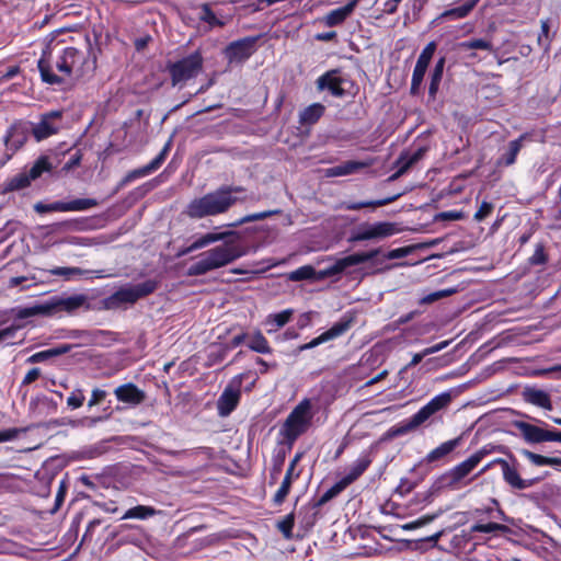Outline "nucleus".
I'll use <instances>...</instances> for the list:
<instances>
[{
	"instance_id": "f257e3e1",
	"label": "nucleus",
	"mask_w": 561,
	"mask_h": 561,
	"mask_svg": "<svg viewBox=\"0 0 561 561\" xmlns=\"http://www.w3.org/2000/svg\"><path fill=\"white\" fill-rule=\"evenodd\" d=\"M37 68L43 82L60 85L70 80H80L93 76L96 69V56L92 51L66 47L56 57L49 49L42 53Z\"/></svg>"
},
{
	"instance_id": "f03ea898",
	"label": "nucleus",
	"mask_w": 561,
	"mask_h": 561,
	"mask_svg": "<svg viewBox=\"0 0 561 561\" xmlns=\"http://www.w3.org/2000/svg\"><path fill=\"white\" fill-rule=\"evenodd\" d=\"M243 191L241 186H221L215 192L193 199L187 205L185 213L194 219L224 214L237 202L244 201V198L233 195Z\"/></svg>"
},
{
	"instance_id": "7ed1b4c3",
	"label": "nucleus",
	"mask_w": 561,
	"mask_h": 561,
	"mask_svg": "<svg viewBox=\"0 0 561 561\" xmlns=\"http://www.w3.org/2000/svg\"><path fill=\"white\" fill-rule=\"evenodd\" d=\"M244 252L233 242H225L201 253L187 267L188 276H202L225 267L241 257Z\"/></svg>"
},
{
	"instance_id": "20e7f679",
	"label": "nucleus",
	"mask_w": 561,
	"mask_h": 561,
	"mask_svg": "<svg viewBox=\"0 0 561 561\" xmlns=\"http://www.w3.org/2000/svg\"><path fill=\"white\" fill-rule=\"evenodd\" d=\"M313 412L310 399H302L288 414L282 428L280 434L291 446L294 442L305 434L312 424Z\"/></svg>"
},
{
	"instance_id": "39448f33",
	"label": "nucleus",
	"mask_w": 561,
	"mask_h": 561,
	"mask_svg": "<svg viewBox=\"0 0 561 561\" xmlns=\"http://www.w3.org/2000/svg\"><path fill=\"white\" fill-rule=\"evenodd\" d=\"M157 287L158 283L153 279H147L139 284H127L105 298L104 305L107 309H125L152 294Z\"/></svg>"
},
{
	"instance_id": "423d86ee",
	"label": "nucleus",
	"mask_w": 561,
	"mask_h": 561,
	"mask_svg": "<svg viewBox=\"0 0 561 561\" xmlns=\"http://www.w3.org/2000/svg\"><path fill=\"white\" fill-rule=\"evenodd\" d=\"M451 396L449 392H442L431 399L424 407H422L410 419L401 422L393 431L394 435H404L413 432L449 405Z\"/></svg>"
},
{
	"instance_id": "0eeeda50",
	"label": "nucleus",
	"mask_w": 561,
	"mask_h": 561,
	"mask_svg": "<svg viewBox=\"0 0 561 561\" xmlns=\"http://www.w3.org/2000/svg\"><path fill=\"white\" fill-rule=\"evenodd\" d=\"M523 417L534 421L529 423L526 421L515 420L512 425L519 432L523 439L528 444H542L547 442L561 443V432L551 428L547 423L539 419L531 417L527 414H520Z\"/></svg>"
},
{
	"instance_id": "6e6552de",
	"label": "nucleus",
	"mask_w": 561,
	"mask_h": 561,
	"mask_svg": "<svg viewBox=\"0 0 561 561\" xmlns=\"http://www.w3.org/2000/svg\"><path fill=\"white\" fill-rule=\"evenodd\" d=\"M484 455V451L479 450L447 471L444 474L446 486L450 490H459L467 486L476 478H469L470 473L478 467Z\"/></svg>"
},
{
	"instance_id": "1a4fd4ad",
	"label": "nucleus",
	"mask_w": 561,
	"mask_h": 561,
	"mask_svg": "<svg viewBox=\"0 0 561 561\" xmlns=\"http://www.w3.org/2000/svg\"><path fill=\"white\" fill-rule=\"evenodd\" d=\"M401 229L398 224L391 221H377L374 224H362L351 234L350 241H377L383 240L399 233Z\"/></svg>"
},
{
	"instance_id": "9d476101",
	"label": "nucleus",
	"mask_w": 561,
	"mask_h": 561,
	"mask_svg": "<svg viewBox=\"0 0 561 561\" xmlns=\"http://www.w3.org/2000/svg\"><path fill=\"white\" fill-rule=\"evenodd\" d=\"M202 66L203 57L198 50L176 62L169 64L168 71L171 76L172 84L176 85L196 77Z\"/></svg>"
},
{
	"instance_id": "9b49d317",
	"label": "nucleus",
	"mask_w": 561,
	"mask_h": 561,
	"mask_svg": "<svg viewBox=\"0 0 561 561\" xmlns=\"http://www.w3.org/2000/svg\"><path fill=\"white\" fill-rule=\"evenodd\" d=\"M96 205L98 202L93 198H79L71 202H55L51 204L38 202L34 205V210L38 214L50 211H83Z\"/></svg>"
},
{
	"instance_id": "f8f14e48",
	"label": "nucleus",
	"mask_w": 561,
	"mask_h": 561,
	"mask_svg": "<svg viewBox=\"0 0 561 561\" xmlns=\"http://www.w3.org/2000/svg\"><path fill=\"white\" fill-rule=\"evenodd\" d=\"M30 130L28 125L22 122H16L10 126L4 136V145L7 150L11 152L0 162V168L27 141Z\"/></svg>"
},
{
	"instance_id": "ddd939ff",
	"label": "nucleus",
	"mask_w": 561,
	"mask_h": 561,
	"mask_svg": "<svg viewBox=\"0 0 561 561\" xmlns=\"http://www.w3.org/2000/svg\"><path fill=\"white\" fill-rule=\"evenodd\" d=\"M353 318L344 316L340 321L335 322L329 330L324 331L319 336L314 337L310 342L302 344L298 347L299 352L311 350L318 345L328 341L334 340L343 335L352 327Z\"/></svg>"
},
{
	"instance_id": "4468645a",
	"label": "nucleus",
	"mask_w": 561,
	"mask_h": 561,
	"mask_svg": "<svg viewBox=\"0 0 561 561\" xmlns=\"http://www.w3.org/2000/svg\"><path fill=\"white\" fill-rule=\"evenodd\" d=\"M256 37H244L231 42L225 48V56L230 64L243 62L255 51Z\"/></svg>"
},
{
	"instance_id": "2eb2a0df",
	"label": "nucleus",
	"mask_w": 561,
	"mask_h": 561,
	"mask_svg": "<svg viewBox=\"0 0 561 561\" xmlns=\"http://www.w3.org/2000/svg\"><path fill=\"white\" fill-rule=\"evenodd\" d=\"M494 462L501 466L503 479L512 489L526 490L538 481L537 479H523L518 472L516 460L508 462L504 459H496Z\"/></svg>"
},
{
	"instance_id": "dca6fc26",
	"label": "nucleus",
	"mask_w": 561,
	"mask_h": 561,
	"mask_svg": "<svg viewBox=\"0 0 561 561\" xmlns=\"http://www.w3.org/2000/svg\"><path fill=\"white\" fill-rule=\"evenodd\" d=\"M62 113L60 111H51L42 116L41 121L32 127V134L37 141H42L55 134L60 128L59 121Z\"/></svg>"
},
{
	"instance_id": "f3484780",
	"label": "nucleus",
	"mask_w": 561,
	"mask_h": 561,
	"mask_svg": "<svg viewBox=\"0 0 561 561\" xmlns=\"http://www.w3.org/2000/svg\"><path fill=\"white\" fill-rule=\"evenodd\" d=\"M170 145H171V140H169L165 144V146L160 151V153L152 161H150L148 164L128 172L122 179V181L119 182L118 186L119 187H124L127 184L134 182L135 180L140 179V178H145V176L151 174L152 172H154L156 170H158L161 167V164L163 163V161L165 160V158H167V154H168V152L170 150Z\"/></svg>"
},
{
	"instance_id": "a211bd4d",
	"label": "nucleus",
	"mask_w": 561,
	"mask_h": 561,
	"mask_svg": "<svg viewBox=\"0 0 561 561\" xmlns=\"http://www.w3.org/2000/svg\"><path fill=\"white\" fill-rule=\"evenodd\" d=\"M70 339H77L80 342L76 346L106 345L112 339V333L102 330H72L67 335Z\"/></svg>"
},
{
	"instance_id": "6ab92c4d",
	"label": "nucleus",
	"mask_w": 561,
	"mask_h": 561,
	"mask_svg": "<svg viewBox=\"0 0 561 561\" xmlns=\"http://www.w3.org/2000/svg\"><path fill=\"white\" fill-rule=\"evenodd\" d=\"M345 78L337 69L327 71L324 75L317 79V88L319 90H328L333 96L342 98L345 94L343 84Z\"/></svg>"
},
{
	"instance_id": "aec40b11",
	"label": "nucleus",
	"mask_w": 561,
	"mask_h": 561,
	"mask_svg": "<svg viewBox=\"0 0 561 561\" xmlns=\"http://www.w3.org/2000/svg\"><path fill=\"white\" fill-rule=\"evenodd\" d=\"M380 253V249H374L368 252L353 253L345 257L337 260L334 265L330 268V274L342 273L350 266H355L365 262H368L376 257Z\"/></svg>"
},
{
	"instance_id": "412c9836",
	"label": "nucleus",
	"mask_w": 561,
	"mask_h": 561,
	"mask_svg": "<svg viewBox=\"0 0 561 561\" xmlns=\"http://www.w3.org/2000/svg\"><path fill=\"white\" fill-rule=\"evenodd\" d=\"M56 313L66 312L68 314L73 313L76 310L82 307H89V299L83 294H76L67 297L55 296Z\"/></svg>"
},
{
	"instance_id": "4be33fe9",
	"label": "nucleus",
	"mask_w": 561,
	"mask_h": 561,
	"mask_svg": "<svg viewBox=\"0 0 561 561\" xmlns=\"http://www.w3.org/2000/svg\"><path fill=\"white\" fill-rule=\"evenodd\" d=\"M240 396L239 388L231 386L225 388L217 401L218 414L220 416H228L237 408Z\"/></svg>"
},
{
	"instance_id": "5701e85b",
	"label": "nucleus",
	"mask_w": 561,
	"mask_h": 561,
	"mask_svg": "<svg viewBox=\"0 0 561 561\" xmlns=\"http://www.w3.org/2000/svg\"><path fill=\"white\" fill-rule=\"evenodd\" d=\"M522 397L525 402L535 407L549 411L553 409L550 394L542 389L526 387L522 392Z\"/></svg>"
},
{
	"instance_id": "b1692460",
	"label": "nucleus",
	"mask_w": 561,
	"mask_h": 561,
	"mask_svg": "<svg viewBox=\"0 0 561 561\" xmlns=\"http://www.w3.org/2000/svg\"><path fill=\"white\" fill-rule=\"evenodd\" d=\"M114 393L118 401L134 405L140 404L146 398L145 392L131 382L117 387Z\"/></svg>"
},
{
	"instance_id": "393cba45",
	"label": "nucleus",
	"mask_w": 561,
	"mask_h": 561,
	"mask_svg": "<svg viewBox=\"0 0 561 561\" xmlns=\"http://www.w3.org/2000/svg\"><path fill=\"white\" fill-rule=\"evenodd\" d=\"M232 233H233L232 231L219 232V233H215V232L205 233L202 237L195 239L187 248L181 250L179 252V256L186 255L196 250L206 248L207 245H209L211 243L224 240L227 236H230Z\"/></svg>"
},
{
	"instance_id": "a878e982",
	"label": "nucleus",
	"mask_w": 561,
	"mask_h": 561,
	"mask_svg": "<svg viewBox=\"0 0 561 561\" xmlns=\"http://www.w3.org/2000/svg\"><path fill=\"white\" fill-rule=\"evenodd\" d=\"M370 463V455L368 453L360 454L359 457L350 466L347 473L343 477L344 483H353L367 470Z\"/></svg>"
},
{
	"instance_id": "bb28decb",
	"label": "nucleus",
	"mask_w": 561,
	"mask_h": 561,
	"mask_svg": "<svg viewBox=\"0 0 561 561\" xmlns=\"http://www.w3.org/2000/svg\"><path fill=\"white\" fill-rule=\"evenodd\" d=\"M461 438L457 437L455 439H450L447 442L442 443L439 446L431 450L425 458L423 459V462L425 463H433L438 460H442L446 456H448L450 453H453L460 444Z\"/></svg>"
},
{
	"instance_id": "cd10ccee",
	"label": "nucleus",
	"mask_w": 561,
	"mask_h": 561,
	"mask_svg": "<svg viewBox=\"0 0 561 561\" xmlns=\"http://www.w3.org/2000/svg\"><path fill=\"white\" fill-rule=\"evenodd\" d=\"M426 148L420 147L414 152H404L400 156L397 161L399 167L398 171L392 175V179H397L398 176L405 173L413 164L419 162L425 156Z\"/></svg>"
},
{
	"instance_id": "c85d7f7f",
	"label": "nucleus",
	"mask_w": 561,
	"mask_h": 561,
	"mask_svg": "<svg viewBox=\"0 0 561 561\" xmlns=\"http://www.w3.org/2000/svg\"><path fill=\"white\" fill-rule=\"evenodd\" d=\"M359 0H351L346 5L330 11L324 16V24L327 26H335L343 23L348 15L354 11Z\"/></svg>"
},
{
	"instance_id": "c756f323",
	"label": "nucleus",
	"mask_w": 561,
	"mask_h": 561,
	"mask_svg": "<svg viewBox=\"0 0 561 561\" xmlns=\"http://www.w3.org/2000/svg\"><path fill=\"white\" fill-rule=\"evenodd\" d=\"M56 313V307H55V296L49 298L48 300L36 304L31 307H26L20 311V316L22 318L26 317H34V316H55Z\"/></svg>"
},
{
	"instance_id": "7c9ffc66",
	"label": "nucleus",
	"mask_w": 561,
	"mask_h": 561,
	"mask_svg": "<svg viewBox=\"0 0 561 561\" xmlns=\"http://www.w3.org/2000/svg\"><path fill=\"white\" fill-rule=\"evenodd\" d=\"M367 167H368V163H366V162L350 160V161H345L339 165L329 168L327 170V175L328 176H344V175H348V174H354V173L358 172L359 170L367 168Z\"/></svg>"
},
{
	"instance_id": "2f4dec72",
	"label": "nucleus",
	"mask_w": 561,
	"mask_h": 561,
	"mask_svg": "<svg viewBox=\"0 0 561 561\" xmlns=\"http://www.w3.org/2000/svg\"><path fill=\"white\" fill-rule=\"evenodd\" d=\"M324 111V105L321 103H313L300 112L299 123L301 125H313L322 117Z\"/></svg>"
},
{
	"instance_id": "473e14b6",
	"label": "nucleus",
	"mask_w": 561,
	"mask_h": 561,
	"mask_svg": "<svg viewBox=\"0 0 561 561\" xmlns=\"http://www.w3.org/2000/svg\"><path fill=\"white\" fill-rule=\"evenodd\" d=\"M300 473H293L290 470H286L285 477L276 491V493L273 496V503L275 505H282L291 488L293 482L299 478Z\"/></svg>"
},
{
	"instance_id": "72a5a7b5",
	"label": "nucleus",
	"mask_w": 561,
	"mask_h": 561,
	"mask_svg": "<svg viewBox=\"0 0 561 561\" xmlns=\"http://www.w3.org/2000/svg\"><path fill=\"white\" fill-rule=\"evenodd\" d=\"M480 0H467L463 4L444 11L440 19L444 20H460L469 15Z\"/></svg>"
},
{
	"instance_id": "f704fd0d",
	"label": "nucleus",
	"mask_w": 561,
	"mask_h": 561,
	"mask_svg": "<svg viewBox=\"0 0 561 561\" xmlns=\"http://www.w3.org/2000/svg\"><path fill=\"white\" fill-rule=\"evenodd\" d=\"M520 454L534 466L542 467V466H552L560 467L561 458L560 457H547L536 453H533L528 449H522Z\"/></svg>"
},
{
	"instance_id": "c9c22d12",
	"label": "nucleus",
	"mask_w": 561,
	"mask_h": 561,
	"mask_svg": "<svg viewBox=\"0 0 561 561\" xmlns=\"http://www.w3.org/2000/svg\"><path fill=\"white\" fill-rule=\"evenodd\" d=\"M294 314L293 309H285L277 313H271L266 317L265 323L273 327L268 332L276 331L287 324Z\"/></svg>"
},
{
	"instance_id": "e433bc0d",
	"label": "nucleus",
	"mask_w": 561,
	"mask_h": 561,
	"mask_svg": "<svg viewBox=\"0 0 561 561\" xmlns=\"http://www.w3.org/2000/svg\"><path fill=\"white\" fill-rule=\"evenodd\" d=\"M157 514V510L152 506L137 505L125 512L122 519H148Z\"/></svg>"
},
{
	"instance_id": "4c0bfd02",
	"label": "nucleus",
	"mask_w": 561,
	"mask_h": 561,
	"mask_svg": "<svg viewBox=\"0 0 561 561\" xmlns=\"http://www.w3.org/2000/svg\"><path fill=\"white\" fill-rule=\"evenodd\" d=\"M445 62H446L445 57H440L436 61L435 67L431 73V82H430L428 93L432 98H435V95L439 89V84L443 79Z\"/></svg>"
},
{
	"instance_id": "58836bf2",
	"label": "nucleus",
	"mask_w": 561,
	"mask_h": 561,
	"mask_svg": "<svg viewBox=\"0 0 561 561\" xmlns=\"http://www.w3.org/2000/svg\"><path fill=\"white\" fill-rule=\"evenodd\" d=\"M526 138L525 135H522L519 138L510 141L508 144V150L506 153L503 154V157L500 159L499 163L504 165H512L515 163L517 154L519 153L523 141Z\"/></svg>"
},
{
	"instance_id": "ea45409f",
	"label": "nucleus",
	"mask_w": 561,
	"mask_h": 561,
	"mask_svg": "<svg viewBox=\"0 0 561 561\" xmlns=\"http://www.w3.org/2000/svg\"><path fill=\"white\" fill-rule=\"evenodd\" d=\"M31 182L32 181L28 179L26 172H21L5 181L3 185V193L26 188L30 186Z\"/></svg>"
},
{
	"instance_id": "a19ab883",
	"label": "nucleus",
	"mask_w": 561,
	"mask_h": 561,
	"mask_svg": "<svg viewBox=\"0 0 561 561\" xmlns=\"http://www.w3.org/2000/svg\"><path fill=\"white\" fill-rule=\"evenodd\" d=\"M249 348L260 354H270L272 348L268 344V341L265 336L260 332H255L248 342Z\"/></svg>"
},
{
	"instance_id": "79ce46f5",
	"label": "nucleus",
	"mask_w": 561,
	"mask_h": 561,
	"mask_svg": "<svg viewBox=\"0 0 561 561\" xmlns=\"http://www.w3.org/2000/svg\"><path fill=\"white\" fill-rule=\"evenodd\" d=\"M285 459H286V451L284 449L277 450L275 453V455L273 456L272 468H271V472H270V484H274L277 481V479L283 470Z\"/></svg>"
},
{
	"instance_id": "37998d69",
	"label": "nucleus",
	"mask_w": 561,
	"mask_h": 561,
	"mask_svg": "<svg viewBox=\"0 0 561 561\" xmlns=\"http://www.w3.org/2000/svg\"><path fill=\"white\" fill-rule=\"evenodd\" d=\"M51 170V164L47 157L38 158L28 171H25L31 181L38 179L44 172Z\"/></svg>"
},
{
	"instance_id": "c03bdc74",
	"label": "nucleus",
	"mask_w": 561,
	"mask_h": 561,
	"mask_svg": "<svg viewBox=\"0 0 561 561\" xmlns=\"http://www.w3.org/2000/svg\"><path fill=\"white\" fill-rule=\"evenodd\" d=\"M470 531L471 533H485V534H490V533L506 534L510 531V527L506 525H503V524H497V523H488V524L477 523L471 526Z\"/></svg>"
},
{
	"instance_id": "a18cd8bd",
	"label": "nucleus",
	"mask_w": 561,
	"mask_h": 561,
	"mask_svg": "<svg viewBox=\"0 0 561 561\" xmlns=\"http://www.w3.org/2000/svg\"><path fill=\"white\" fill-rule=\"evenodd\" d=\"M396 198H397V196L387 197V198L378 199V201L352 202V203L345 204V208L348 210H358V209H362L365 207H379V206H385V205L392 203Z\"/></svg>"
},
{
	"instance_id": "49530a36",
	"label": "nucleus",
	"mask_w": 561,
	"mask_h": 561,
	"mask_svg": "<svg viewBox=\"0 0 561 561\" xmlns=\"http://www.w3.org/2000/svg\"><path fill=\"white\" fill-rule=\"evenodd\" d=\"M426 70H427L426 67L421 66V64L420 65L415 64V67L413 69V73H412V79H411V88H410L411 94L416 95L419 93L420 88L423 82V79H424V76L426 73Z\"/></svg>"
},
{
	"instance_id": "de8ad7c7",
	"label": "nucleus",
	"mask_w": 561,
	"mask_h": 561,
	"mask_svg": "<svg viewBox=\"0 0 561 561\" xmlns=\"http://www.w3.org/2000/svg\"><path fill=\"white\" fill-rule=\"evenodd\" d=\"M460 47L465 50H469V49H482V50H489V51L493 50L492 42L489 39H484V38H473L470 41L462 42V43H460Z\"/></svg>"
},
{
	"instance_id": "09e8293b",
	"label": "nucleus",
	"mask_w": 561,
	"mask_h": 561,
	"mask_svg": "<svg viewBox=\"0 0 561 561\" xmlns=\"http://www.w3.org/2000/svg\"><path fill=\"white\" fill-rule=\"evenodd\" d=\"M316 275V271L311 265H304L289 273V279L293 282H299L305 279H312Z\"/></svg>"
},
{
	"instance_id": "8fccbe9b",
	"label": "nucleus",
	"mask_w": 561,
	"mask_h": 561,
	"mask_svg": "<svg viewBox=\"0 0 561 561\" xmlns=\"http://www.w3.org/2000/svg\"><path fill=\"white\" fill-rule=\"evenodd\" d=\"M49 273L54 276H61L65 279H70L76 276L84 275L87 271H83L80 267H55L51 268Z\"/></svg>"
},
{
	"instance_id": "3c124183",
	"label": "nucleus",
	"mask_w": 561,
	"mask_h": 561,
	"mask_svg": "<svg viewBox=\"0 0 561 561\" xmlns=\"http://www.w3.org/2000/svg\"><path fill=\"white\" fill-rule=\"evenodd\" d=\"M274 214H277V211L276 210H267V211H261V213H254L251 215H247V216L240 218L239 220H237L236 222L230 224L229 227L236 228V227H239L247 222L263 220Z\"/></svg>"
},
{
	"instance_id": "603ef678",
	"label": "nucleus",
	"mask_w": 561,
	"mask_h": 561,
	"mask_svg": "<svg viewBox=\"0 0 561 561\" xmlns=\"http://www.w3.org/2000/svg\"><path fill=\"white\" fill-rule=\"evenodd\" d=\"M436 47L437 46H436L435 42H430L421 51V54L416 60V65L421 64V66L428 68V65L436 51Z\"/></svg>"
},
{
	"instance_id": "864d4df0",
	"label": "nucleus",
	"mask_w": 561,
	"mask_h": 561,
	"mask_svg": "<svg viewBox=\"0 0 561 561\" xmlns=\"http://www.w3.org/2000/svg\"><path fill=\"white\" fill-rule=\"evenodd\" d=\"M295 523V515L290 513L284 517L283 520L277 523V528L286 539L293 538V527Z\"/></svg>"
},
{
	"instance_id": "5fc2aeb1",
	"label": "nucleus",
	"mask_w": 561,
	"mask_h": 561,
	"mask_svg": "<svg viewBox=\"0 0 561 561\" xmlns=\"http://www.w3.org/2000/svg\"><path fill=\"white\" fill-rule=\"evenodd\" d=\"M348 483H344V479L337 483H335L333 486H331L329 490H327L320 497L319 504H324L335 497L337 494H340L345 486H347Z\"/></svg>"
},
{
	"instance_id": "6e6d98bb",
	"label": "nucleus",
	"mask_w": 561,
	"mask_h": 561,
	"mask_svg": "<svg viewBox=\"0 0 561 561\" xmlns=\"http://www.w3.org/2000/svg\"><path fill=\"white\" fill-rule=\"evenodd\" d=\"M84 399H85V397H84L83 390L80 388H77V389L72 390V392L68 397L67 405L71 410L79 409L83 405Z\"/></svg>"
},
{
	"instance_id": "4d7b16f0",
	"label": "nucleus",
	"mask_w": 561,
	"mask_h": 561,
	"mask_svg": "<svg viewBox=\"0 0 561 561\" xmlns=\"http://www.w3.org/2000/svg\"><path fill=\"white\" fill-rule=\"evenodd\" d=\"M199 19L208 23L210 26H224V22L217 19L208 4L203 5Z\"/></svg>"
},
{
	"instance_id": "13d9d810",
	"label": "nucleus",
	"mask_w": 561,
	"mask_h": 561,
	"mask_svg": "<svg viewBox=\"0 0 561 561\" xmlns=\"http://www.w3.org/2000/svg\"><path fill=\"white\" fill-rule=\"evenodd\" d=\"M102 420H103V417H101V416H94V417L85 416V417H82L79 420L69 421L68 424L75 428L76 427H93Z\"/></svg>"
},
{
	"instance_id": "bf43d9fd",
	"label": "nucleus",
	"mask_w": 561,
	"mask_h": 561,
	"mask_svg": "<svg viewBox=\"0 0 561 561\" xmlns=\"http://www.w3.org/2000/svg\"><path fill=\"white\" fill-rule=\"evenodd\" d=\"M18 331H19V328L14 327V325H11V327L0 330V344L1 343L8 344V345L13 344L14 343L13 340H14Z\"/></svg>"
},
{
	"instance_id": "052dcab7",
	"label": "nucleus",
	"mask_w": 561,
	"mask_h": 561,
	"mask_svg": "<svg viewBox=\"0 0 561 561\" xmlns=\"http://www.w3.org/2000/svg\"><path fill=\"white\" fill-rule=\"evenodd\" d=\"M493 210V204L492 203H489V202H482L479 209L476 211V214L473 215V218L474 220L477 221H482L484 220L488 216H490V214L492 213Z\"/></svg>"
},
{
	"instance_id": "680f3d73",
	"label": "nucleus",
	"mask_w": 561,
	"mask_h": 561,
	"mask_svg": "<svg viewBox=\"0 0 561 561\" xmlns=\"http://www.w3.org/2000/svg\"><path fill=\"white\" fill-rule=\"evenodd\" d=\"M549 31H550L549 22L548 21H541V32H540V34L538 36V43L545 49H548L549 43H550Z\"/></svg>"
},
{
	"instance_id": "e2e57ef3",
	"label": "nucleus",
	"mask_w": 561,
	"mask_h": 561,
	"mask_svg": "<svg viewBox=\"0 0 561 561\" xmlns=\"http://www.w3.org/2000/svg\"><path fill=\"white\" fill-rule=\"evenodd\" d=\"M530 263L534 265L543 264L547 262V255L545 253L543 245L538 244L531 257L529 259Z\"/></svg>"
},
{
	"instance_id": "0e129e2a",
	"label": "nucleus",
	"mask_w": 561,
	"mask_h": 561,
	"mask_svg": "<svg viewBox=\"0 0 561 561\" xmlns=\"http://www.w3.org/2000/svg\"><path fill=\"white\" fill-rule=\"evenodd\" d=\"M106 397V391L100 388H95L92 390L91 398L88 402V407L92 408L94 405L100 404Z\"/></svg>"
},
{
	"instance_id": "69168bd1",
	"label": "nucleus",
	"mask_w": 561,
	"mask_h": 561,
	"mask_svg": "<svg viewBox=\"0 0 561 561\" xmlns=\"http://www.w3.org/2000/svg\"><path fill=\"white\" fill-rule=\"evenodd\" d=\"M434 519V516H423L416 520L410 522L402 526L404 530H413L420 528Z\"/></svg>"
},
{
	"instance_id": "338daca9",
	"label": "nucleus",
	"mask_w": 561,
	"mask_h": 561,
	"mask_svg": "<svg viewBox=\"0 0 561 561\" xmlns=\"http://www.w3.org/2000/svg\"><path fill=\"white\" fill-rule=\"evenodd\" d=\"M51 357H54V355H53L51 350L49 348V350H45V351L37 352V353L33 354L32 356L28 357L27 362L28 363H41V362H44Z\"/></svg>"
},
{
	"instance_id": "774afa93",
	"label": "nucleus",
	"mask_w": 561,
	"mask_h": 561,
	"mask_svg": "<svg viewBox=\"0 0 561 561\" xmlns=\"http://www.w3.org/2000/svg\"><path fill=\"white\" fill-rule=\"evenodd\" d=\"M411 252L410 248H398L389 251L385 254V259L387 260H396L407 256Z\"/></svg>"
}]
</instances>
